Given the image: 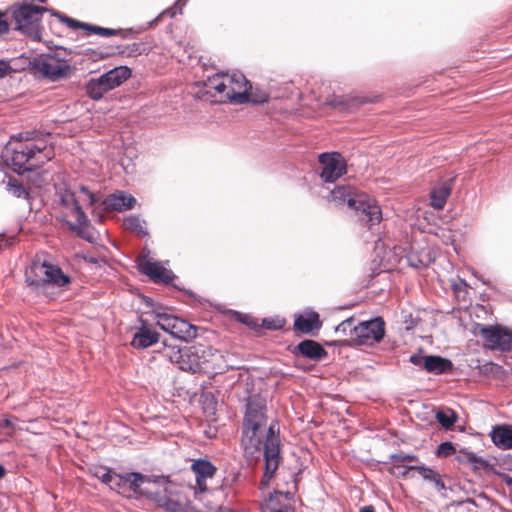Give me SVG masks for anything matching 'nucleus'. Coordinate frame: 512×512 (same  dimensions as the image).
Returning <instances> with one entry per match:
<instances>
[{
	"mask_svg": "<svg viewBox=\"0 0 512 512\" xmlns=\"http://www.w3.org/2000/svg\"><path fill=\"white\" fill-rule=\"evenodd\" d=\"M89 32H92L94 34L103 36V37H111L116 35H124V31L122 29H110V28H103L96 25H90L89 26Z\"/></svg>",
	"mask_w": 512,
	"mask_h": 512,
	"instance_id": "f704fd0d",
	"label": "nucleus"
},
{
	"mask_svg": "<svg viewBox=\"0 0 512 512\" xmlns=\"http://www.w3.org/2000/svg\"><path fill=\"white\" fill-rule=\"evenodd\" d=\"M42 149L37 144L21 145L12 150L10 158L6 155V161L10 163L15 171H20L21 169L28 170L31 169V164L27 165L36 157V154H41Z\"/></svg>",
	"mask_w": 512,
	"mask_h": 512,
	"instance_id": "4468645a",
	"label": "nucleus"
},
{
	"mask_svg": "<svg viewBox=\"0 0 512 512\" xmlns=\"http://www.w3.org/2000/svg\"><path fill=\"white\" fill-rule=\"evenodd\" d=\"M467 460L470 462H476L477 458L473 453H467L466 454Z\"/></svg>",
	"mask_w": 512,
	"mask_h": 512,
	"instance_id": "3c124183",
	"label": "nucleus"
},
{
	"mask_svg": "<svg viewBox=\"0 0 512 512\" xmlns=\"http://www.w3.org/2000/svg\"><path fill=\"white\" fill-rule=\"evenodd\" d=\"M350 209L355 212L358 220L369 229H372L382 221L380 206L375 199L364 192L358 194L355 198V203L351 205Z\"/></svg>",
	"mask_w": 512,
	"mask_h": 512,
	"instance_id": "1a4fd4ad",
	"label": "nucleus"
},
{
	"mask_svg": "<svg viewBox=\"0 0 512 512\" xmlns=\"http://www.w3.org/2000/svg\"><path fill=\"white\" fill-rule=\"evenodd\" d=\"M359 193L360 191L351 186H338L330 192L328 200L336 206L347 205L350 208Z\"/></svg>",
	"mask_w": 512,
	"mask_h": 512,
	"instance_id": "5701e85b",
	"label": "nucleus"
},
{
	"mask_svg": "<svg viewBox=\"0 0 512 512\" xmlns=\"http://www.w3.org/2000/svg\"><path fill=\"white\" fill-rule=\"evenodd\" d=\"M359 512H375L372 506H365Z\"/></svg>",
	"mask_w": 512,
	"mask_h": 512,
	"instance_id": "603ef678",
	"label": "nucleus"
},
{
	"mask_svg": "<svg viewBox=\"0 0 512 512\" xmlns=\"http://www.w3.org/2000/svg\"><path fill=\"white\" fill-rule=\"evenodd\" d=\"M427 356H423L420 354H414L410 357V362L414 364L415 366L421 367L426 370V364Z\"/></svg>",
	"mask_w": 512,
	"mask_h": 512,
	"instance_id": "a18cd8bd",
	"label": "nucleus"
},
{
	"mask_svg": "<svg viewBox=\"0 0 512 512\" xmlns=\"http://www.w3.org/2000/svg\"><path fill=\"white\" fill-rule=\"evenodd\" d=\"M284 324H285V320L263 319L261 326H263L267 329H278V328L283 327Z\"/></svg>",
	"mask_w": 512,
	"mask_h": 512,
	"instance_id": "37998d69",
	"label": "nucleus"
},
{
	"mask_svg": "<svg viewBox=\"0 0 512 512\" xmlns=\"http://www.w3.org/2000/svg\"><path fill=\"white\" fill-rule=\"evenodd\" d=\"M40 147H42L41 154H36V157L33 158L32 161H35V163L31 164L32 167H39L40 165L44 164L45 162L51 160L54 157V152L51 147H47L44 144H38Z\"/></svg>",
	"mask_w": 512,
	"mask_h": 512,
	"instance_id": "473e14b6",
	"label": "nucleus"
},
{
	"mask_svg": "<svg viewBox=\"0 0 512 512\" xmlns=\"http://www.w3.org/2000/svg\"><path fill=\"white\" fill-rule=\"evenodd\" d=\"M8 191L18 198H27L29 193L26 188L16 179H10L7 184Z\"/></svg>",
	"mask_w": 512,
	"mask_h": 512,
	"instance_id": "72a5a7b5",
	"label": "nucleus"
},
{
	"mask_svg": "<svg viewBox=\"0 0 512 512\" xmlns=\"http://www.w3.org/2000/svg\"><path fill=\"white\" fill-rule=\"evenodd\" d=\"M136 199L124 192H117L109 195L104 201L103 205L107 211H123L133 208Z\"/></svg>",
	"mask_w": 512,
	"mask_h": 512,
	"instance_id": "412c9836",
	"label": "nucleus"
},
{
	"mask_svg": "<svg viewBox=\"0 0 512 512\" xmlns=\"http://www.w3.org/2000/svg\"><path fill=\"white\" fill-rule=\"evenodd\" d=\"M62 20L67 23V25L71 28H81V29H84V30H89V24H86V23H83V22H79L77 20H74V19H71V18H68V17H63Z\"/></svg>",
	"mask_w": 512,
	"mask_h": 512,
	"instance_id": "c03bdc74",
	"label": "nucleus"
},
{
	"mask_svg": "<svg viewBox=\"0 0 512 512\" xmlns=\"http://www.w3.org/2000/svg\"><path fill=\"white\" fill-rule=\"evenodd\" d=\"M143 490V496L153 501L155 505L166 512H194V507L179 491L177 485L167 479L151 478Z\"/></svg>",
	"mask_w": 512,
	"mask_h": 512,
	"instance_id": "7ed1b4c3",
	"label": "nucleus"
},
{
	"mask_svg": "<svg viewBox=\"0 0 512 512\" xmlns=\"http://www.w3.org/2000/svg\"><path fill=\"white\" fill-rule=\"evenodd\" d=\"M451 188L446 183H441L431 191V205L436 209H442L450 195Z\"/></svg>",
	"mask_w": 512,
	"mask_h": 512,
	"instance_id": "bb28decb",
	"label": "nucleus"
},
{
	"mask_svg": "<svg viewBox=\"0 0 512 512\" xmlns=\"http://www.w3.org/2000/svg\"><path fill=\"white\" fill-rule=\"evenodd\" d=\"M410 469H413L419 473L421 477H423L425 480L433 481L437 485H441L443 487V483L440 481V476L438 473H436L431 468H428L424 465H414L411 466Z\"/></svg>",
	"mask_w": 512,
	"mask_h": 512,
	"instance_id": "7c9ffc66",
	"label": "nucleus"
},
{
	"mask_svg": "<svg viewBox=\"0 0 512 512\" xmlns=\"http://www.w3.org/2000/svg\"><path fill=\"white\" fill-rule=\"evenodd\" d=\"M149 314L156 325L173 337L189 341L197 336V327L169 312L167 308L156 306Z\"/></svg>",
	"mask_w": 512,
	"mask_h": 512,
	"instance_id": "6e6552de",
	"label": "nucleus"
},
{
	"mask_svg": "<svg viewBox=\"0 0 512 512\" xmlns=\"http://www.w3.org/2000/svg\"><path fill=\"white\" fill-rule=\"evenodd\" d=\"M393 463H404V462H414L417 460V457L412 454H394L391 456Z\"/></svg>",
	"mask_w": 512,
	"mask_h": 512,
	"instance_id": "a19ab883",
	"label": "nucleus"
},
{
	"mask_svg": "<svg viewBox=\"0 0 512 512\" xmlns=\"http://www.w3.org/2000/svg\"><path fill=\"white\" fill-rule=\"evenodd\" d=\"M237 319L241 321L242 323L246 324L247 326L257 329L261 325L258 323V320L249 316V315H241L237 314Z\"/></svg>",
	"mask_w": 512,
	"mask_h": 512,
	"instance_id": "ea45409f",
	"label": "nucleus"
},
{
	"mask_svg": "<svg viewBox=\"0 0 512 512\" xmlns=\"http://www.w3.org/2000/svg\"><path fill=\"white\" fill-rule=\"evenodd\" d=\"M164 13H169L172 17L174 16L175 12L171 10H167Z\"/></svg>",
	"mask_w": 512,
	"mask_h": 512,
	"instance_id": "4d7b16f0",
	"label": "nucleus"
},
{
	"mask_svg": "<svg viewBox=\"0 0 512 512\" xmlns=\"http://www.w3.org/2000/svg\"><path fill=\"white\" fill-rule=\"evenodd\" d=\"M164 355L168 357L171 362L177 363L181 369L182 360H185V348L180 349L176 346H167L164 349Z\"/></svg>",
	"mask_w": 512,
	"mask_h": 512,
	"instance_id": "2f4dec72",
	"label": "nucleus"
},
{
	"mask_svg": "<svg viewBox=\"0 0 512 512\" xmlns=\"http://www.w3.org/2000/svg\"><path fill=\"white\" fill-rule=\"evenodd\" d=\"M139 270L156 282L168 283L173 279L172 272L166 269L160 262L150 259L139 263Z\"/></svg>",
	"mask_w": 512,
	"mask_h": 512,
	"instance_id": "a211bd4d",
	"label": "nucleus"
},
{
	"mask_svg": "<svg viewBox=\"0 0 512 512\" xmlns=\"http://www.w3.org/2000/svg\"><path fill=\"white\" fill-rule=\"evenodd\" d=\"M426 371L441 374L452 369V362L440 356H427Z\"/></svg>",
	"mask_w": 512,
	"mask_h": 512,
	"instance_id": "a878e982",
	"label": "nucleus"
},
{
	"mask_svg": "<svg viewBox=\"0 0 512 512\" xmlns=\"http://www.w3.org/2000/svg\"><path fill=\"white\" fill-rule=\"evenodd\" d=\"M223 362L219 351L199 343L185 348V360H182L181 370L193 373L212 372L221 369Z\"/></svg>",
	"mask_w": 512,
	"mask_h": 512,
	"instance_id": "423d86ee",
	"label": "nucleus"
},
{
	"mask_svg": "<svg viewBox=\"0 0 512 512\" xmlns=\"http://www.w3.org/2000/svg\"><path fill=\"white\" fill-rule=\"evenodd\" d=\"M130 76H131L130 69L125 66H120V67H116V68L108 71L107 73L103 74L101 77L104 80L108 89L112 90V89L120 86Z\"/></svg>",
	"mask_w": 512,
	"mask_h": 512,
	"instance_id": "393cba45",
	"label": "nucleus"
},
{
	"mask_svg": "<svg viewBox=\"0 0 512 512\" xmlns=\"http://www.w3.org/2000/svg\"><path fill=\"white\" fill-rule=\"evenodd\" d=\"M410 467L411 466L403 467L399 463H393V466L391 467L390 471H391L392 474H395V475H398V476H402V477H406L408 475L409 471L411 470Z\"/></svg>",
	"mask_w": 512,
	"mask_h": 512,
	"instance_id": "79ce46f5",
	"label": "nucleus"
},
{
	"mask_svg": "<svg viewBox=\"0 0 512 512\" xmlns=\"http://www.w3.org/2000/svg\"><path fill=\"white\" fill-rule=\"evenodd\" d=\"M296 356H303L311 360H321L327 356V351L314 340H304L293 350Z\"/></svg>",
	"mask_w": 512,
	"mask_h": 512,
	"instance_id": "aec40b11",
	"label": "nucleus"
},
{
	"mask_svg": "<svg viewBox=\"0 0 512 512\" xmlns=\"http://www.w3.org/2000/svg\"><path fill=\"white\" fill-rule=\"evenodd\" d=\"M26 282L35 288H47L50 285L64 287L70 283L69 276L46 261H34L26 270Z\"/></svg>",
	"mask_w": 512,
	"mask_h": 512,
	"instance_id": "0eeeda50",
	"label": "nucleus"
},
{
	"mask_svg": "<svg viewBox=\"0 0 512 512\" xmlns=\"http://www.w3.org/2000/svg\"><path fill=\"white\" fill-rule=\"evenodd\" d=\"M58 195L63 218L69 228L81 237L91 240L84 233L88 225V218L82 210V205L85 203L93 205L97 201L96 196L84 186H81L77 192L70 188L61 189Z\"/></svg>",
	"mask_w": 512,
	"mask_h": 512,
	"instance_id": "f03ea898",
	"label": "nucleus"
},
{
	"mask_svg": "<svg viewBox=\"0 0 512 512\" xmlns=\"http://www.w3.org/2000/svg\"><path fill=\"white\" fill-rule=\"evenodd\" d=\"M8 66L5 62L0 61V77H3L7 72Z\"/></svg>",
	"mask_w": 512,
	"mask_h": 512,
	"instance_id": "09e8293b",
	"label": "nucleus"
},
{
	"mask_svg": "<svg viewBox=\"0 0 512 512\" xmlns=\"http://www.w3.org/2000/svg\"><path fill=\"white\" fill-rule=\"evenodd\" d=\"M319 162L322 165L321 178L325 182H334L346 173V162L337 152L321 154Z\"/></svg>",
	"mask_w": 512,
	"mask_h": 512,
	"instance_id": "ddd939ff",
	"label": "nucleus"
},
{
	"mask_svg": "<svg viewBox=\"0 0 512 512\" xmlns=\"http://www.w3.org/2000/svg\"><path fill=\"white\" fill-rule=\"evenodd\" d=\"M297 459L301 460L299 467V471H301L302 468H305L306 463L309 461L310 454L307 451L301 450L300 455L297 456Z\"/></svg>",
	"mask_w": 512,
	"mask_h": 512,
	"instance_id": "49530a36",
	"label": "nucleus"
},
{
	"mask_svg": "<svg viewBox=\"0 0 512 512\" xmlns=\"http://www.w3.org/2000/svg\"><path fill=\"white\" fill-rule=\"evenodd\" d=\"M9 30V23L5 19V13L0 12V34L7 33Z\"/></svg>",
	"mask_w": 512,
	"mask_h": 512,
	"instance_id": "de8ad7c7",
	"label": "nucleus"
},
{
	"mask_svg": "<svg viewBox=\"0 0 512 512\" xmlns=\"http://www.w3.org/2000/svg\"><path fill=\"white\" fill-rule=\"evenodd\" d=\"M11 425H12V423H11V421H10V420L6 419V420L4 421V426L9 427V426H11Z\"/></svg>",
	"mask_w": 512,
	"mask_h": 512,
	"instance_id": "6e6d98bb",
	"label": "nucleus"
},
{
	"mask_svg": "<svg viewBox=\"0 0 512 512\" xmlns=\"http://www.w3.org/2000/svg\"><path fill=\"white\" fill-rule=\"evenodd\" d=\"M146 484H149L148 476L141 473L118 474L114 472L108 486L118 493L124 494L127 491H133L142 495Z\"/></svg>",
	"mask_w": 512,
	"mask_h": 512,
	"instance_id": "9b49d317",
	"label": "nucleus"
},
{
	"mask_svg": "<svg viewBox=\"0 0 512 512\" xmlns=\"http://www.w3.org/2000/svg\"><path fill=\"white\" fill-rule=\"evenodd\" d=\"M91 472L94 477L98 478L100 481L107 485L110 483L114 474L113 471L105 467H95Z\"/></svg>",
	"mask_w": 512,
	"mask_h": 512,
	"instance_id": "e433bc0d",
	"label": "nucleus"
},
{
	"mask_svg": "<svg viewBox=\"0 0 512 512\" xmlns=\"http://www.w3.org/2000/svg\"><path fill=\"white\" fill-rule=\"evenodd\" d=\"M141 324L131 341V345L137 349L147 348L159 341V333L150 328L145 321L141 320Z\"/></svg>",
	"mask_w": 512,
	"mask_h": 512,
	"instance_id": "6ab92c4d",
	"label": "nucleus"
},
{
	"mask_svg": "<svg viewBox=\"0 0 512 512\" xmlns=\"http://www.w3.org/2000/svg\"><path fill=\"white\" fill-rule=\"evenodd\" d=\"M5 475V469L3 468V466L0 465V478L4 477Z\"/></svg>",
	"mask_w": 512,
	"mask_h": 512,
	"instance_id": "864d4df0",
	"label": "nucleus"
},
{
	"mask_svg": "<svg viewBox=\"0 0 512 512\" xmlns=\"http://www.w3.org/2000/svg\"><path fill=\"white\" fill-rule=\"evenodd\" d=\"M384 321L381 318H375L370 321L361 322L353 327L351 338L358 344H373L379 342L384 336Z\"/></svg>",
	"mask_w": 512,
	"mask_h": 512,
	"instance_id": "f8f14e48",
	"label": "nucleus"
},
{
	"mask_svg": "<svg viewBox=\"0 0 512 512\" xmlns=\"http://www.w3.org/2000/svg\"><path fill=\"white\" fill-rule=\"evenodd\" d=\"M491 441L501 450L512 449V425L500 424L492 427Z\"/></svg>",
	"mask_w": 512,
	"mask_h": 512,
	"instance_id": "4be33fe9",
	"label": "nucleus"
},
{
	"mask_svg": "<svg viewBox=\"0 0 512 512\" xmlns=\"http://www.w3.org/2000/svg\"><path fill=\"white\" fill-rule=\"evenodd\" d=\"M34 69L42 76L55 80L65 76L69 66L55 57L48 56L35 60Z\"/></svg>",
	"mask_w": 512,
	"mask_h": 512,
	"instance_id": "2eb2a0df",
	"label": "nucleus"
},
{
	"mask_svg": "<svg viewBox=\"0 0 512 512\" xmlns=\"http://www.w3.org/2000/svg\"><path fill=\"white\" fill-rule=\"evenodd\" d=\"M19 139L29 141L32 139V135L29 132H26L25 134L21 133V134H19Z\"/></svg>",
	"mask_w": 512,
	"mask_h": 512,
	"instance_id": "8fccbe9b",
	"label": "nucleus"
},
{
	"mask_svg": "<svg viewBox=\"0 0 512 512\" xmlns=\"http://www.w3.org/2000/svg\"><path fill=\"white\" fill-rule=\"evenodd\" d=\"M368 100L366 98L357 99V104L366 103Z\"/></svg>",
	"mask_w": 512,
	"mask_h": 512,
	"instance_id": "5fc2aeb1",
	"label": "nucleus"
},
{
	"mask_svg": "<svg viewBox=\"0 0 512 512\" xmlns=\"http://www.w3.org/2000/svg\"><path fill=\"white\" fill-rule=\"evenodd\" d=\"M123 225L127 230H130L137 235L145 236L148 234L145 227V221L138 216L127 217L124 220Z\"/></svg>",
	"mask_w": 512,
	"mask_h": 512,
	"instance_id": "c85d7f7f",
	"label": "nucleus"
},
{
	"mask_svg": "<svg viewBox=\"0 0 512 512\" xmlns=\"http://www.w3.org/2000/svg\"><path fill=\"white\" fill-rule=\"evenodd\" d=\"M192 471L196 477V488L200 492L209 489V482L214 478L217 468L208 460L198 459L192 463Z\"/></svg>",
	"mask_w": 512,
	"mask_h": 512,
	"instance_id": "dca6fc26",
	"label": "nucleus"
},
{
	"mask_svg": "<svg viewBox=\"0 0 512 512\" xmlns=\"http://www.w3.org/2000/svg\"><path fill=\"white\" fill-rule=\"evenodd\" d=\"M353 327V319L349 318L337 325L335 331L336 333L346 335L347 330H350L353 333Z\"/></svg>",
	"mask_w": 512,
	"mask_h": 512,
	"instance_id": "58836bf2",
	"label": "nucleus"
},
{
	"mask_svg": "<svg viewBox=\"0 0 512 512\" xmlns=\"http://www.w3.org/2000/svg\"><path fill=\"white\" fill-rule=\"evenodd\" d=\"M322 326L319 314L315 311L307 310L301 314L295 315L294 330L302 334L316 335Z\"/></svg>",
	"mask_w": 512,
	"mask_h": 512,
	"instance_id": "f3484780",
	"label": "nucleus"
},
{
	"mask_svg": "<svg viewBox=\"0 0 512 512\" xmlns=\"http://www.w3.org/2000/svg\"><path fill=\"white\" fill-rule=\"evenodd\" d=\"M247 102H251L254 104H263L268 101V95L265 92L260 90H252V86L250 85V89L246 94Z\"/></svg>",
	"mask_w": 512,
	"mask_h": 512,
	"instance_id": "c9c22d12",
	"label": "nucleus"
},
{
	"mask_svg": "<svg viewBox=\"0 0 512 512\" xmlns=\"http://www.w3.org/2000/svg\"><path fill=\"white\" fill-rule=\"evenodd\" d=\"M205 86L207 91L220 101L247 103L246 94L250 89V83L242 74H216L207 79Z\"/></svg>",
	"mask_w": 512,
	"mask_h": 512,
	"instance_id": "20e7f679",
	"label": "nucleus"
},
{
	"mask_svg": "<svg viewBox=\"0 0 512 512\" xmlns=\"http://www.w3.org/2000/svg\"><path fill=\"white\" fill-rule=\"evenodd\" d=\"M484 340V346L491 350L509 351L512 349V333L500 326H477Z\"/></svg>",
	"mask_w": 512,
	"mask_h": 512,
	"instance_id": "9d476101",
	"label": "nucleus"
},
{
	"mask_svg": "<svg viewBox=\"0 0 512 512\" xmlns=\"http://www.w3.org/2000/svg\"><path fill=\"white\" fill-rule=\"evenodd\" d=\"M262 512H288V493L275 491L263 504Z\"/></svg>",
	"mask_w": 512,
	"mask_h": 512,
	"instance_id": "b1692460",
	"label": "nucleus"
},
{
	"mask_svg": "<svg viewBox=\"0 0 512 512\" xmlns=\"http://www.w3.org/2000/svg\"><path fill=\"white\" fill-rule=\"evenodd\" d=\"M437 421L446 429L454 425L457 420V415L452 409H444L436 412Z\"/></svg>",
	"mask_w": 512,
	"mask_h": 512,
	"instance_id": "c756f323",
	"label": "nucleus"
},
{
	"mask_svg": "<svg viewBox=\"0 0 512 512\" xmlns=\"http://www.w3.org/2000/svg\"><path fill=\"white\" fill-rule=\"evenodd\" d=\"M455 453V448L450 442L441 443L437 449L439 457H448Z\"/></svg>",
	"mask_w": 512,
	"mask_h": 512,
	"instance_id": "4c0bfd02",
	"label": "nucleus"
},
{
	"mask_svg": "<svg viewBox=\"0 0 512 512\" xmlns=\"http://www.w3.org/2000/svg\"><path fill=\"white\" fill-rule=\"evenodd\" d=\"M47 9L26 1L14 3L7 10L14 29L35 41H41V19Z\"/></svg>",
	"mask_w": 512,
	"mask_h": 512,
	"instance_id": "39448f33",
	"label": "nucleus"
},
{
	"mask_svg": "<svg viewBox=\"0 0 512 512\" xmlns=\"http://www.w3.org/2000/svg\"><path fill=\"white\" fill-rule=\"evenodd\" d=\"M86 90L89 97L94 100L102 98L106 92L110 91L101 76L97 79L90 80Z\"/></svg>",
	"mask_w": 512,
	"mask_h": 512,
	"instance_id": "cd10ccee",
	"label": "nucleus"
},
{
	"mask_svg": "<svg viewBox=\"0 0 512 512\" xmlns=\"http://www.w3.org/2000/svg\"><path fill=\"white\" fill-rule=\"evenodd\" d=\"M242 445L248 458L265 459L264 476L271 478L279 465V440L274 426H266V417L261 408L248 405L242 436Z\"/></svg>",
	"mask_w": 512,
	"mask_h": 512,
	"instance_id": "f257e3e1",
	"label": "nucleus"
}]
</instances>
